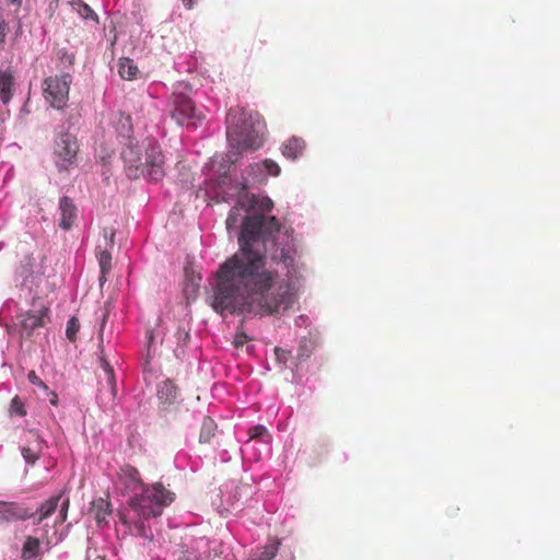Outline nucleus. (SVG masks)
Listing matches in <instances>:
<instances>
[{
  "instance_id": "nucleus-1",
  "label": "nucleus",
  "mask_w": 560,
  "mask_h": 560,
  "mask_svg": "<svg viewBox=\"0 0 560 560\" xmlns=\"http://www.w3.org/2000/svg\"><path fill=\"white\" fill-rule=\"evenodd\" d=\"M281 167L271 159L249 163L238 177L223 172L207 184V196L232 202L226 230L237 233L238 250L218 269L211 301L218 313H254L281 316L299 301L305 282L299 241L291 226L270 215L273 201L247 188L278 177Z\"/></svg>"
},
{
  "instance_id": "nucleus-2",
  "label": "nucleus",
  "mask_w": 560,
  "mask_h": 560,
  "mask_svg": "<svg viewBox=\"0 0 560 560\" xmlns=\"http://www.w3.org/2000/svg\"><path fill=\"white\" fill-rule=\"evenodd\" d=\"M174 500L175 493L161 482L143 486L139 494L130 498L128 511L120 515L121 522L131 535L152 542L153 533L145 521L160 516Z\"/></svg>"
},
{
  "instance_id": "nucleus-3",
  "label": "nucleus",
  "mask_w": 560,
  "mask_h": 560,
  "mask_svg": "<svg viewBox=\"0 0 560 560\" xmlns=\"http://www.w3.org/2000/svg\"><path fill=\"white\" fill-rule=\"evenodd\" d=\"M266 138V124L254 110L232 107L226 115L228 162L234 164L237 155L260 149Z\"/></svg>"
},
{
  "instance_id": "nucleus-4",
  "label": "nucleus",
  "mask_w": 560,
  "mask_h": 560,
  "mask_svg": "<svg viewBox=\"0 0 560 560\" xmlns=\"http://www.w3.org/2000/svg\"><path fill=\"white\" fill-rule=\"evenodd\" d=\"M126 174L129 178L159 182L165 175L164 155L154 138L130 141L121 152Z\"/></svg>"
},
{
  "instance_id": "nucleus-5",
  "label": "nucleus",
  "mask_w": 560,
  "mask_h": 560,
  "mask_svg": "<svg viewBox=\"0 0 560 560\" xmlns=\"http://www.w3.org/2000/svg\"><path fill=\"white\" fill-rule=\"evenodd\" d=\"M191 86L179 81L173 86V92L167 98L166 112L178 125L196 129L205 120L206 115L202 108L196 106L190 96Z\"/></svg>"
},
{
  "instance_id": "nucleus-6",
  "label": "nucleus",
  "mask_w": 560,
  "mask_h": 560,
  "mask_svg": "<svg viewBox=\"0 0 560 560\" xmlns=\"http://www.w3.org/2000/svg\"><path fill=\"white\" fill-rule=\"evenodd\" d=\"M253 494V489L248 485H240L236 481L223 483L218 492L212 497V506L222 516L236 514L244 508L243 499Z\"/></svg>"
},
{
  "instance_id": "nucleus-7",
  "label": "nucleus",
  "mask_w": 560,
  "mask_h": 560,
  "mask_svg": "<svg viewBox=\"0 0 560 560\" xmlns=\"http://www.w3.org/2000/svg\"><path fill=\"white\" fill-rule=\"evenodd\" d=\"M98 362L101 372L97 374L98 393L97 401L103 410H110L116 406L117 386L116 375L113 366L104 357L103 348L100 346Z\"/></svg>"
},
{
  "instance_id": "nucleus-8",
  "label": "nucleus",
  "mask_w": 560,
  "mask_h": 560,
  "mask_svg": "<svg viewBox=\"0 0 560 560\" xmlns=\"http://www.w3.org/2000/svg\"><path fill=\"white\" fill-rule=\"evenodd\" d=\"M71 83L72 75L66 72L50 75L44 80L43 95L50 107L61 110L67 106Z\"/></svg>"
},
{
  "instance_id": "nucleus-9",
  "label": "nucleus",
  "mask_w": 560,
  "mask_h": 560,
  "mask_svg": "<svg viewBox=\"0 0 560 560\" xmlns=\"http://www.w3.org/2000/svg\"><path fill=\"white\" fill-rule=\"evenodd\" d=\"M69 128V125L63 122L56 130L54 153L59 170H67L74 162L79 149L77 138Z\"/></svg>"
},
{
  "instance_id": "nucleus-10",
  "label": "nucleus",
  "mask_w": 560,
  "mask_h": 560,
  "mask_svg": "<svg viewBox=\"0 0 560 560\" xmlns=\"http://www.w3.org/2000/svg\"><path fill=\"white\" fill-rule=\"evenodd\" d=\"M69 498L63 494L54 495L45 501L33 515L34 521L40 523L58 510L55 524H61L67 520Z\"/></svg>"
},
{
  "instance_id": "nucleus-11",
  "label": "nucleus",
  "mask_w": 560,
  "mask_h": 560,
  "mask_svg": "<svg viewBox=\"0 0 560 560\" xmlns=\"http://www.w3.org/2000/svg\"><path fill=\"white\" fill-rule=\"evenodd\" d=\"M46 442L36 431L27 433L26 444L21 447L22 456L27 465H34L39 458Z\"/></svg>"
},
{
  "instance_id": "nucleus-12",
  "label": "nucleus",
  "mask_w": 560,
  "mask_h": 560,
  "mask_svg": "<svg viewBox=\"0 0 560 560\" xmlns=\"http://www.w3.org/2000/svg\"><path fill=\"white\" fill-rule=\"evenodd\" d=\"M118 480L127 491H136L139 487H143L139 471L130 465H125L120 468Z\"/></svg>"
},
{
  "instance_id": "nucleus-13",
  "label": "nucleus",
  "mask_w": 560,
  "mask_h": 560,
  "mask_svg": "<svg viewBox=\"0 0 560 560\" xmlns=\"http://www.w3.org/2000/svg\"><path fill=\"white\" fill-rule=\"evenodd\" d=\"M59 213V226L63 230H69L77 218V208L70 198L62 197L60 199Z\"/></svg>"
},
{
  "instance_id": "nucleus-14",
  "label": "nucleus",
  "mask_w": 560,
  "mask_h": 560,
  "mask_svg": "<svg viewBox=\"0 0 560 560\" xmlns=\"http://www.w3.org/2000/svg\"><path fill=\"white\" fill-rule=\"evenodd\" d=\"M317 347V331L310 329L307 336H301L299 348L296 352V359L304 361L311 357L315 348Z\"/></svg>"
},
{
  "instance_id": "nucleus-15",
  "label": "nucleus",
  "mask_w": 560,
  "mask_h": 560,
  "mask_svg": "<svg viewBox=\"0 0 560 560\" xmlns=\"http://www.w3.org/2000/svg\"><path fill=\"white\" fill-rule=\"evenodd\" d=\"M14 93V77L10 69H0V101L8 105Z\"/></svg>"
},
{
  "instance_id": "nucleus-16",
  "label": "nucleus",
  "mask_w": 560,
  "mask_h": 560,
  "mask_svg": "<svg viewBox=\"0 0 560 560\" xmlns=\"http://www.w3.org/2000/svg\"><path fill=\"white\" fill-rule=\"evenodd\" d=\"M305 149V142L302 138L291 137L281 147V152L288 160L295 161L299 159Z\"/></svg>"
},
{
  "instance_id": "nucleus-17",
  "label": "nucleus",
  "mask_w": 560,
  "mask_h": 560,
  "mask_svg": "<svg viewBox=\"0 0 560 560\" xmlns=\"http://www.w3.org/2000/svg\"><path fill=\"white\" fill-rule=\"evenodd\" d=\"M114 126L119 137L127 139L129 142L132 141V122L130 115L118 113L114 118Z\"/></svg>"
},
{
  "instance_id": "nucleus-18",
  "label": "nucleus",
  "mask_w": 560,
  "mask_h": 560,
  "mask_svg": "<svg viewBox=\"0 0 560 560\" xmlns=\"http://www.w3.org/2000/svg\"><path fill=\"white\" fill-rule=\"evenodd\" d=\"M43 324V316L34 313H25L18 316V323L22 329V334L27 336L38 326Z\"/></svg>"
},
{
  "instance_id": "nucleus-19",
  "label": "nucleus",
  "mask_w": 560,
  "mask_h": 560,
  "mask_svg": "<svg viewBox=\"0 0 560 560\" xmlns=\"http://www.w3.org/2000/svg\"><path fill=\"white\" fill-rule=\"evenodd\" d=\"M24 517V511L18 504L0 502V523L12 522Z\"/></svg>"
},
{
  "instance_id": "nucleus-20",
  "label": "nucleus",
  "mask_w": 560,
  "mask_h": 560,
  "mask_svg": "<svg viewBox=\"0 0 560 560\" xmlns=\"http://www.w3.org/2000/svg\"><path fill=\"white\" fill-rule=\"evenodd\" d=\"M280 547L279 540H271L262 548H258L248 560H275Z\"/></svg>"
},
{
  "instance_id": "nucleus-21",
  "label": "nucleus",
  "mask_w": 560,
  "mask_h": 560,
  "mask_svg": "<svg viewBox=\"0 0 560 560\" xmlns=\"http://www.w3.org/2000/svg\"><path fill=\"white\" fill-rule=\"evenodd\" d=\"M40 556V541L38 538L28 536L22 549L23 560H37Z\"/></svg>"
},
{
  "instance_id": "nucleus-22",
  "label": "nucleus",
  "mask_w": 560,
  "mask_h": 560,
  "mask_svg": "<svg viewBox=\"0 0 560 560\" xmlns=\"http://www.w3.org/2000/svg\"><path fill=\"white\" fill-rule=\"evenodd\" d=\"M177 396V388L172 381H164L158 387V397L164 405L174 402Z\"/></svg>"
},
{
  "instance_id": "nucleus-23",
  "label": "nucleus",
  "mask_w": 560,
  "mask_h": 560,
  "mask_svg": "<svg viewBox=\"0 0 560 560\" xmlns=\"http://www.w3.org/2000/svg\"><path fill=\"white\" fill-rule=\"evenodd\" d=\"M139 69L130 58H120L118 61V73L124 80L137 79Z\"/></svg>"
},
{
  "instance_id": "nucleus-24",
  "label": "nucleus",
  "mask_w": 560,
  "mask_h": 560,
  "mask_svg": "<svg viewBox=\"0 0 560 560\" xmlns=\"http://www.w3.org/2000/svg\"><path fill=\"white\" fill-rule=\"evenodd\" d=\"M34 266L35 258L33 257H25L22 261L19 272L24 278V283H33L39 277V272L34 270Z\"/></svg>"
},
{
  "instance_id": "nucleus-25",
  "label": "nucleus",
  "mask_w": 560,
  "mask_h": 560,
  "mask_svg": "<svg viewBox=\"0 0 560 560\" xmlns=\"http://www.w3.org/2000/svg\"><path fill=\"white\" fill-rule=\"evenodd\" d=\"M270 440L271 438L267 429L264 425L258 424L249 428L248 440L246 441V443L257 441L265 444V446L269 448Z\"/></svg>"
},
{
  "instance_id": "nucleus-26",
  "label": "nucleus",
  "mask_w": 560,
  "mask_h": 560,
  "mask_svg": "<svg viewBox=\"0 0 560 560\" xmlns=\"http://www.w3.org/2000/svg\"><path fill=\"white\" fill-rule=\"evenodd\" d=\"M72 9L85 21H93L97 22V15L96 13L84 3L82 0H73L71 1Z\"/></svg>"
},
{
  "instance_id": "nucleus-27",
  "label": "nucleus",
  "mask_w": 560,
  "mask_h": 560,
  "mask_svg": "<svg viewBox=\"0 0 560 560\" xmlns=\"http://www.w3.org/2000/svg\"><path fill=\"white\" fill-rule=\"evenodd\" d=\"M217 431V423L212 418H205L201 424L199 441L210 443Z\"/></svg>"
},
{
  "instance_id": "nucleus-28",
  "label": "nucleus",
  "mask_w": 560,
  "mask_h": 560,
  "mask_svg": "<svg viewBox=\"0 0 560 560\" xmlns=\"http://www.w3.org/2000/svg\"><path fill=\"white\" fill-rule=\"evenodd\" d=\"M112 255L108 250H102L98 254V264L101 268V284L106 281V273L110 270Z\"/></svg>"
},
{
  "instance_id": "nucleus-29",
  "label": "nucleus",
  "mask_w": 560,
  "mask_h": 560,
  "mask_svg": "<svg viewBox=\"0 0 560 560\" xmlns=\"http://www.w3.org/2000/svg\"><path fill=\"white\" fill-rule=\"evenodd\" d=\"M10 417H24L26 416V408L24 402L19 396L12 398L9 407Z\"/></svg>"
},
{
  "instance_id": "nucleus-30",
  "label": "nucleus",
  "mask_w": 560,
  "mask_h": 560,
  "mask_svg": "<svg viewBox=\"0 0 560 560\" xmlns=\"http://www.w3.org/2000/svg\"><path fill=\"white\" fill-rule=\"evenodd\" d=\"M273 354L277 363L281 369L289 368L288 362L289 359L291 358V351L276 347L273 349Z\"/></svg>"
},
{
  "instance_id": "nucleus-31",
  "label": "nucleus",
  "mask_w": 560,
  "mask_h": 560,
  "mask_svg": "<svg viewBox=\"0 0 560 560\" xmlns=\"http://www.w3.org/2000/svg\"><path fill=\"white\" fill-rule=\"evenodd\" d=\"M80 329L79 320L75 317H71L67 323L66 336L70 341H74Z\"/></svg>"
},
{
  "instance_id": "nucleus-32",
  "label": "nucleus",
  "mask_w": 560,
  "mask_h": 560,
  "mask_svg": "<svg viewBox=\"0 0 560 560\" xmlns=\"http://www.w3.org/2000/svg\"><path fill=\"white\" fill-rule=\"evenodd\" d=\"M294 325L299 328L312 329V320L307 315H299L294 318Z\"/></svg>"
},
{
  "instance_id": "nucleus-33",
  "label": "nucleus",
  "mask_w": 560,
  "mask_h": 560,
  "mask_svg": "<svg viewBox=\"0 0 560 560\" xmlns=\"http://www.w3.org/2000/svg\"><path fill=\"white\" fill-rule=\"evenodd\" d=\"M28 381L31 384L38 386L45 390H48V386L40 380V377L34 371L28 373Z\"/></svg>"
},
{
  "instance_id": "nucleus-34",
  "label": "nucleus",
  "mask_w": 560,
  "mask_h": 560,
  "mask_svg": "<svg viewBox=\"0 0 560 560\" xmlns=\"http://www.w3.org/2000/svg\"><path fill=\"white\" fill-rule=\"evenodd\" d=\"M7 34H8V24L0 15V50L3 48V44L5 42Z\"/></svg>"
},
{
  "instance_id": "nucleus-35",
  "label": "nucleus",
  "mask_w": 560,
  "mask_h": 560,
  "mask_svg": "<svg viewBox=\"0 0 560 560\" xmlns=\"http://www.w3.org/2000/svg\"><path fill=\"white\" fill-rule=\"evenodd\" d=\"M107 505L108 504L106 502H104V501L100 502V505H98L100 510L97 511L96 516H95L98 525H101L102 523L106 522L107 513H106V510L103 511V506L107 508Z\"/></svg>"
},
{
  "instance_id": "nucleus-36",
  "label": "nucleus",
  "mask_w": 560,
  "mask_h": 560,
  "mask_svg": "<svg viewBox=\"0 0 560 560\" xmlns=\"http://www.w3.org/2000/svg\"><path fill=\"white\" fill-rule=\"evenodd\" d=\"M86 560H106V555H100L96 549L89 548Z\"/></svg>"
},
{
  "instance_id": "nucleus-37",
  "label": "nucleus",
  "mask_w": 560,
  "mask_h": 560,
  "mask_svg": "<svg viewBox=\"0 0 560 560\" xmlns=\"http://www.w3.org/2000/svg\"><path fill=\"white\" fill-rule=\"evenodd\" d=\"M248 340V337L247 335L241 332V334H236L235 336V339H234V343H235V347H242L243 345H245Z\"/></svg>"
},
{
  "instance_id": "nucleus-38",
  "label": "nucleus",
  "mask_w": 560,
  "mask_h": 560,
  "mask_svg": "<svg viewBox=\"0 0 560 560\" xmlns=\"http://www.w3.org/2000/svg\"><path fill=\"white\" fill-rule=\"evenodd\" d=\"M1 168L5 172L4 182L12 177L13 166L9 163H2Z\"/></svg>"
},
{
  "instance_id": "nucleus-39",
  "label": "nucleus",
  "mask_w": 560,
  "mask_h": 560,
  "mask_svg": "<svg viewBox=\"0 0 560 560\" xmlns=\"http://www.w3.org/2000/svg\"><path fill=\"white\" fill-rule=\"evenodd\" d=\"M114 237H115V233L113 230H107V229L104 230V238L108 245L112 246L114 244Z\"/></svg>"
},
{
  "instance_id": "nucleus-40",
  "label": "nucleus",
  "mask_w": 560,
  "mask_h": 560,
  "mask_svg": "<svg viewBox=\"0 0 560 560\" xmlns=\"http://www.w3.org/2000/svg\"><path fill=\"white\" fill-rule=\"evenodd\" d=\"M49 396H50V397H49V401H50V404H51V405H54V406H56V405L58 404V396H57V394H56V393H54V392H50V393H49Z\"/></svg>"
},
{
  "instance_id": "nucleus-41",
  "label": "nucleus",
  "mask_w": 560,
  "mask_h": 560,
  "mask_svg": "<svg viewBox=\"0 0 560 560\" xmlns=\"http://www.w3.org/2000/svg\"><path fill=\"white\" fill-rule=\"evenodd\" d=\"M185 8L188 9V10H191L195 5V1L194 0H182Z\"/></svg>"
},
{
  "instance_id": "nucleus-42",
  "label": "nucleus",
  "mask_w": 560,
  "mask_h": 560,
  "mask_svg": "<svg viewBox=\"0 0 560 560\" xmlns=\"http://www.w3.org/2000/svg\"><path fill=\"white\" fill-rule=\"evenodd\" d=\"M105 322H106V314L103 315V319H102V324H101V332H100L101 337H102V330L104 328Z\"/></svg>"
},
{
  "instance_id": "nucleus-43",
  "label": "nucleus",
  "mask_w": 560,
  "mask_h": 560,
  "mask_svg": "<svg viewBox=\"0 0 560 560\" xmlns=\"http://www.w3.org/2000/svg\"><path fill=\"white\" fill-rule=\"evenodd\" d=\"M12 4L16 5V7H21L22 4V0H9Z\"/></svg>"
},
{
  "instance_id": "nucleus-44",
  "label": "nucleus",
  "mask_w": 560,
  "mask_h": 560,
  "mask_svg": "<svg viewBox=\"0 0 560 560\" xmlns=\"http://www.w3.org/2000/svg\"><path fill=\"white\" fill-rule=\"evenodd\" d=\"M201 545H205L203 539H199V540L197 541V546H198V547H199V546H201Z\"/></svg>"
},
{
  "instance_id": "nucleus-45",
  "label": "nucleus",
  "mask_w": 560,
  "mask_h": 560,
  "mask_svg": "<svg viewBox=\"0 0 560 560\" xmlns=\"http://www.w3.org/2000/svg\"><path fill=\"white\" fill-rule=\"evenodd\" d=\"M148 339H149V342H151V341L153 340V335H152V332H150V334H149Z\"/></svg>"
},
{
  "instance_id": "nucleus-46",
  "label": "nucleus",
  "mask_w": 560,
  "mask_h": 560,
  "mask_svg": "<svg viewBox=\"0 0 560 560\" xmlns=\"http://www.w3.org/2000/svg\"><path fill=\"white\" fill-rule=\"evenodd\" d=\"M186 560H190V555H187V558H186Z\"/></svg>"
}]
</instances>
